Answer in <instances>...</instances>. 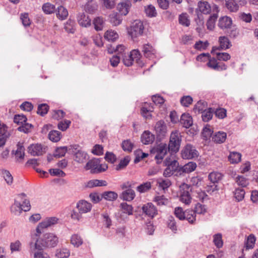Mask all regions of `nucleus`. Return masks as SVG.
Segmentation results:
<instances>
[{
    "label": "nucleus",
    "mask_w": 258,
    "mask_h": 258,
    "mask_svg": "<svg viewBox=\"0 0 258 258\" xmlns=\"http://www.w3.org/2000/svg\"><path fill=\"white\" fill-rule=\"evenodd\" d=\"M135 191L131 188H128L122 192L120 198L124 201H131L135 198Z\"/></svg>",
    "instance_id": "393cba45"
},
{
    "label": "nucleus",
    "mask_w": 258,
    "mask_h": 258,
    "mask_svg": "<svg viewBox=\"0 0 258 258\" xmlns=\"http://www.w3.org/2000/svg\"><path fill=\"white\" fill-rule=\"evenodd\" d=\"M159 186L163 189L168 188L171 185V182L168 179L159 178L157 181Z\"/></svg>",
    "instance_id": "8fccbe9b"
},
{
    "label": "nucleus",
    "mask_w": 258,
    "mask_h": 258,
    "mask_svg": "<svg viewBox=\"0 0 258 258\" xmlns=\"http://www.w3.org/2000/svg\"><path fill=\"white\" fill-rule=\"evenodd\" d=\"M120 207L123 213L126 214L128 215H133V208L132 205L123 202L120 204Z\"/></svg>",
    "instance_id": "49530a36"
},
{
    "label": "nucleus",
    "mask_w": 258,
    "mask_h": 258,
    "mask_svg": "<svg viewBox=\"0 0 258 258\" xmlns=\"http://www.w3.org/2000/svg\"><path fill=\"white\" fill-rule=\"evenodd\" d=\"M70 150L72 151L74 161L78 163H84L88 159L87 153L82 150L78 145H71Z\"/></svg>",
    "instance_id": "20e7f679"
},
{
    "label": "nucleus",
    "mask_w": 258,
    "mask_h": 258,
    "mask_svg": "<svg viewBox=\"0 0 258 258\" xmlns=\"http://www.w3.org/2000/svg\"><path fill=\"white\" fill-rule=\"evenodd\" d=\"M70 255V251L66 248L57 249L56 251L55 256L57 258H68Z\"/></svg>",
    "instance_id": "e433bc0d"
},
{
    "label": "nucleus",
    "mask_w": 258,
    "mask_h": 258,
    "mask_svg": "<svg viewBox=\"0 0 258 258\" xmlns=\"http://www.w3.org/2000/svg\"><path fill=\"white\" fill-rule=\"evenodd\" d=\"M226 8L231 12H236L239 10V5L236 0H225Z\"/></svg>",
    "instance_id": "cd10ccee"
},
{
    "label": "nucleus",
    "mask_w": 258,
    "mask_h": 258,
    "mask_svg": "<svg viewBox=\"0 0 258 258\" xmlns=\"http://www.w3.org/2000/svg\"><path fill=\"white\" fill-rule=\"evenodd\" d=\"M218 18L217 14H213L211 15L207 22V27L208 29L213 30L215 27V22Z\"/></svg>",
    "instance_id": "a18cd8bd"
},
{
    "label": "nucleus",
    "mask_w": 258,
    "mask_h": 258,
    "mask_svg": "<svg viewBox=\"0 0 258 258\" xmlns=\"http://www.w3.org/2000/svg\"><path fill=\"white\" fill-rule=\"evenodd\" d=\"M167 152V148L165 144H160L151 150V153L155 154V159L158 164L161 162Z\"/></svg>",
    "instance_id": "f8f14e48"
},
{
    "label": "nucleus",
    "mask_w": 258,
    "mask_h": 258,
    "mask_svg": "<svg viewBox=\"0 0 258 258\" xmlns=\"http://www.w3.org/2000/svg\"><path fill=\"white\" fill-rule=\"evenodd\" d=\"M30 252L34 254V258H50L49 256L44 253L42 247L38 243V240L35 242H31L29 244Z\"/></svg>",
    "instance_id": "9b49d317"
},
{
    "label": "nucleus",
    "mask_w": 258,
    "mask_h": 258,
    "mask_svg": "<svg viewBox=\"0 0 258 258\" xmlns=\"http://www.w3.org/2000/svg\"><path fill=\"white\" fill-rule=\"evenodd\" d=\"M219 42L220 43L219 48L222 49H226L231 46L228 38L225 36H220L219 38Z\"/></svg>",
    "instance_id": "72a5a7b5"
},
{
    "label": "nucleus",
    "mask_w": 258,
    "mask_h": 258,
    "mask_svg": "<svg viewBox=\"0 0 258 258\" xmlns=\"http://www.w3.org/2000/svg\"><path fill=\"white\" fill-rule=\"evenodd\" d=\"M64 29L68 33H74L76 30L75 22L71 19H69L64 24Z\"/></svg>",
    "instance_id": "f704fd0d"
},
{
    "label": "nucleus",
    "mask_w": 258,
    "mask_h": 258,
    "mask_svg": "<svg viewBox=\"0 0 258 258\" xmlns=\"http://www.w3.org/2000/svg\"><path fill=\"white\" fill-rule=\"evenodd\" d=\"M181 134L178 131L175 130L171 132L168 146L169 152L176 153L179 151L181 142Z\"/></svg>",
    "instance_id": "f03ea898"
},
{
    "label": "nucleus",
    "mask_w": 258,
    "mask_h": 258,
    "mask_svg": "<svg viewBox=\"0 0 258 258\" xmlns=\"http://www.w3.org/2000/svg\"><path fill=\"white\" fill-rule=\"evenodd\" d=\"M67 152V147H60L55 150L53 154L54 157L60 158L64 156Z\"/></svg>",
    "instance_id": "6e6d98bb"
},
{
    "label": "nucleus",
    "mask_w": 258,
    "mask_h": 258,
    "mask_svg": "<svg viewBox=\"0 0 258 258\" xmlns=\"http://www.w3.org/2000/svg\"><path fill=\"white\" fill-rule=\"evenodd\" d=\"M130 158L129 156H125L122 159L120 160L119 164L116 165L115 169L120 170L124 169L129 163Z\"/></svg>",
    "instance_id": "603ef678"
},
{
    "label": "nucleus",
    "mask_w": 258,
    "mask_h": 258,
    "mask_svg": "<svg viewBox=\"0 0 258 258\" xmlns=\"http://www.w3.org/2000/svg\"><path fill=\"white\" fill-rule=\"evenodd\" d=\"M143 213L149 217L153 218L158 214L156 207L151 203L144 205L142 208Z\"/></svg>",
    "instance_id": "4468645a"
},
{
    "label": "nucleus",
    "mask_w": 258,
    "mask_h": 258,
    "mask_svg": "<svg viewBox=\"0 0 258 258\" xmlns=\"http://www.w3.org/2000/svg\"><path fill=\"white\" fill-rule=\"evenodd\" d=\"M11 211L15 215H20L23 211L20 202L15 200L14 204L11 206Z\"/></svg>",
    "instance_id": "473e14b6"
},
{
    "label": "nucleus",
    "mask_w": 258,
    "mask_h": 258,
    "mask_svg": "<svg viewBox=\"0 0 258 258\" xmlns=\"http://www.w3.org/2000/svg\"><path fill=\"white\" fill-rule=\"evenodd\" d=\"M154 201L159 206L166 205L168 203V200L164 196H157L154 198Z\"/></svg>",
    "instance_id": "13d9d810"
},
{
    "label": "nucleus",
    "mask_w": 258,
    "mask_h": 258,
    "mask_svg": "<svg viewBox=\"0 0 258 258\" xmlns=\"http://www.w3.org/2000/svg\"><path fill=\"white\" fill-rule=\"evenodd\" d=\"M121 146L124 151L131 152L133 150L134 144L130 140H127L122 142Z\"/></svg>",
    "instance_id": "680f3d73"
},
{
    "label": "nucleus",
    "mask_w": 258,
    "mask_h": 258,
    "mask_svg": "<svg viewBox=\"0 0 258 258\" xmlns=\"http://www.w3.org/2000/svg\"><path fill=\"white\" fill-rule=\"evenodd\" d=\"M151 188V184L149 181H147L140 184L137 187V190L140 193L147 192Z\"/></svg>",
    "instance_id": "864d4df0"
},
{
    "label": "nucleus",
    "mask_w": 258,
    "mask_h": 258,
    "mask_svg": "<svg viewBox=\"0 0 258 258\" xmlns=\"http://www.w3.org/2000/svg\"><path fill=\"white\" fill-rule=\"evenodd\" d=\"M178 21L180 24L188 27L190 25V22L188 19V16L186 13H182L179 16Z\"/></svg>",
    "instance_id": "c03bdc74"
},
{
    "label": "nucleus",
    "mask_w": 258,
    "mask_h": 258,
    "mask_svg": "<svg viewBox=\"0 0 258 258\" xmlns=\"http://www.w3.org/2000/svg\"><path fill=\"white\" fill-rule=\"evenodd\" d=\"M233 194L236 201L240 202L244 199L245 192L242 188H236Z\"/></svg>",
    "instance_id": "37998d69"
},
{
    "label": "nucleus",
    "mask_w": 258,
    "mask_h": 258,
    "mask_svg": "<svg viewBox=\"0 0 258 258\" xmlns=\"http://www.w3.org/2000/svg\"><path fill=\"white\" fill-rule=\"evenodd\" d=\"M236 183L242 187H246L248 184L247 179L243 176L238 175L236 177Z\"/></svg>",
    "instance_id": "e2e57ef3"
},
{
    "label": "nucleus",
    "mask_w": 258,
    "mask_h": 258,
    "mask_svg": "<svg viewBox=\"0 0 258 258\" xmlns=\"http://www.w3.org/2000/svg\"><path fill=\"white\" fill-rule=\"evenodd\" d=\"M211 6L208 2L200 1L198 3V8L195 11L197 16V19H196V21L198 25H203L204 24L202 14L205 15L209 14L211 12Z\"/></svg>",
    "instance_id": "7ed1b4c3"
},
{
    "label": "nucleus",
    "mask_w": 258,
    "mask_h": 258,
    "mask_svg": "<svg viewBox=\"0 0 258 258\" xmlns=\"http://www.w3.org/2000/svg\"><path fill=\"white\" fill-rule=\"evenodd\" d=\"M185 219L190 224H195L196 221V214L193 210H187L185 211Z\"/></svg>",
    "instance_id": "c85d7f7f"
},
{
    "label": "nucleus",
    "mask_w": 258,
    "mask_h": 258,
    "mask_svg": "<svg viewBox=\"0 0 258 258\" xmlns=\"http://www.w3.org/2000/svg\"><path fill=\"white\" fill-rule=\"evenodd\" d=\"M55 11L56 17L59 20H65L68 16V11L67 9L63 6H60L58 7Z\"/></svg>",
    "instance_id": "bb28decb"
},
{
    "label": "nucleus",
    "mask_w": 258,
    "mask_h": 258,
    "mask_svg": "<svg viewBox=\"0 0 258 258\" xmlns=\"http://www.w3.org/2000/svg\"><path fill=\"white\" fill-rule=\"evenodd\" d=\"M26 197V195L25 194L22 193L18 196V197L21 198V200H24L23 201V204H21L22 207V210L27 212L30 210V202L24 199V198Z\"/></svg>",
    "instance_id": "3c124183"
},
{
    "label": "nucleus",
    "mask_w": 258,
    "mask_h": 258,
    "mask_svg": "<svg viewBox=\"0 0 258 258\" xmlns=\"http://www.w3.org/2000/svg\"><path fill=\"white\" fill-rule=\"evenodd\" d=\"M2 174L7 183L8 185H11L13 181V177L9 171L2 170Z\"/></svg>",
    "instance_id": "5fc2aeb1"
},
{
    "label": "nucleus",
    "mask_w": 258,
    "mask_h": 258,
    "mask_svg": "<svg viewBox=\"0 0 258 258\" xmlns=\"http://www.w3.org/2000/svg\"><path fill=\"white\" fill-rule=\"evenodd\" d=\"M76 207L78 212L74 210L71 214V217L73 219L79 221L81 219L82 214L88 213L91 211L92 205L85 200H81L77 203Z\"/></svg>",
    "instance_id": "f257e3e1"
},
{
    "label": "nucleus",
    "mask_w": 258,
    "mask_h": 258,
    "mask_svg": "<svg viewBox=\"0 0 258 258\" xmlns=\"http://www.w3.org/2000/svg\"><path fill=\"white\" fill-rule=\"evenodd\" d=\"M71 242L74 246L78 247L83 244V241L79 235L74 234L71 237Z\"/></svg>",
    "instance_id": "79ce46f5"
},
{
    "label": "nucleus",
    "mask_w": 258,
    "mask_h": 258,
    "mask_svg": "<svg viewBox=\"0 0 258 258\" xmlns=\"http://www.w3.org/2000/svg\"><path fill=\"white\" fill-rule=\"evenodd\" d=\"M255 241V239L253 235H250L247 239L245 243L246 249H248L253 248L254 244Z\"/></svg>",
    "instance_id": "69168bd1"
},
{
    "label": "nucleus",
    "mask_w": 258,
    "mask_h": 258,
    "mask_svg": "<svg viewBox=\"0 0 258 258\" xmlns=\"http://www.w3.org/2000/svg\"><path fill=\"white\" fill-rule=\"evenodd\" d=\"M226 138V133L224 132L219 131L215 133L212 137V140L217 144H221L225 141Z\"/></svg>",
    "instance_id": "a878e982"
},
{
    "label": "nucleus",
    "mask_w": 258,
    "mask_h": 258,
    "mask_svg": "<svg viewBox=\"0 0 258 258\" xmlns=\"http://www.w3.org/2000/svg\"><path fill=\"white\" fill-rule=\"evenodd\" d=\"M109 21L113 26H117L121 24L122 19L117 13H113L109 15Z\"/></svg>",
    "instance_id": "c756f323"
},
{
    "label": "nucleus",
    "mask_w": 258,
    "mask_h": 258,
    "mask_svg": "<svg viewBox=\"0 0 258 258\" xmlns=\"http://www.w3.org/2000/svg\"><path fill=\"white\" fill-rule=\"evenodd\" d=\"M197 167L196 163L194 162H189L184 166L179 168V175H181L183 173H189L195 171Z\"/></svg>",
    "instance_id": "a211bd4d"
},
{
    "label": "nucleus",
    "mask_w": 258,
    "mask_h": 258,
    "mask_svg": "<svg viewBox=\"0 0 258 258\" xmlns=\"http://www.w3.org/2000/svg\"><path fill=\"white\" fill-rule=\"evenodd\" d=\"M42 9L44 13L47 15L53 13L56 10L55 6L49 3L44 4Z\"/></svg>",
    "instance_id": "ea45409f"
},
{
    "label": "nucleus",
    "mask_w": 258,
    "mask_h": 258,
    "mask_svg": "<svg viewBox=\"0 0 258 258\" xmlns=\"http://www.w3.org/2000/svg\"><path fill=\"white\" fill-rule=\"evenodd\" d=\"M142 52L146 57L151 58L155 56L156 51L151 44L147 43L143 46Z\"/></svg>",
    "instance_id": "aec40b11"
},
{
    "label": "nucleus",
    "mask_w": 258,
    "mask_h": 258,
    "mask_svg": "<svg viewBox=\"0 0 258 258\" xmlns=\"http://www.w3.org/2000/svg\"><path fill=\"white\" fill-rule=\"evenodd\" d=\"M28 152L33 156H40L44 152L42 146L39 144L30 145L28 148Z\"/></svg>",
    "instance_id": "dca6fc26"
},
{
    "label": "nucleus",
    "mask_w": 258,
    "mask_h": 258,
    "mask_svg": "<svg viewBox=\"0 0 258 258\" xmlns=\"http://www.w3.org/2000/svg\"><path fill=\"white\" fill-rule=\"evenodd\" d=\"M58 219L55 217H47L40 223L36 228V232L38 234L42 233V230L50 227L58 222Z\"/></svg>",
    "instance_id": "ddd939ff"
},
{
    "label": "nucleus",
    "mask_w": 258,
    "mask_h": 258,
    "mask_svg": "<svg viewBox=\"0 0 258 258\" xmlns=\"http://www.w3.org/2000/svg\"><path fill=\"white\" fill-rule=\"evenodd\" d=\"M174 214L180 220L185 219V211L180 207H176L174 210Z\"/></svg>",
    "instance_id": "774afa93"
},
{
    "label": "nucleus",
    "mask_w": 258,
    "mask_h": 258,
    "mask_svg": "<svg viewBox=\"0 0 258 258\" xmlns=\"http://www.w3.org/2000/svg\"><path fill=\"white\" fill-rule=\"evenodd\" d=\"M180 123L185 128H189L192 124V119L189 114H183L181 116Z\"/></svg>",
    "instance_id": "b1692460"
},
{
    "label": "nucleus",
    "mask_w": 258,
    "mask_h": 258,
    "mask_svg": "<svg viewBox=\"0 0 258 258\" xmlns=\"http://www.w3.org/2000/svg\"><path fill=\"white\" fill-rule=\"evenodd\" d=\"M131 3L128 0H123L117 5V9L122 15H126L131 7Z\"/></svg>",
    "instance_id": "f3484780"
},
{
    "label": "nucleus",
    "mask_w": 258,
    "mask_h": 258,
    "mask_svg": "<svg viewBox=\"0 0 258 258\" xmlns=\"http://www.w3.org/2000/svg\"><path fill=\"white\" fill-rule=\"evenodd\" d=\"M32 126H33L31 124L27 123V121H26L22 125L18 127L17 130L19 131L24 133H28L30 132V129Z\"/></svg>",
    "instance_id": "0e129e2a"
},
{
    "label": "nucleus",
    "mask_w": 258,
    "mask_h": 258,
    "mask_svg": "<svg viewBox=\"0 0 258 258\" xmlns=\"http://www.w3.org/2000/svg\"><path fill=\"white\" fill-rule=\"evenodd\" d=\"M25 149L23 143L18 142L17 145V150L15 151H13L17 161L19 162H22L25 154Z\"/></svg>",
    "instance_id": "2eb2a0df"
},
{
    "label": "nucleus",
    "mask_w": 258,
    "mask_h": 258,
    "mask_svg": "<svg viewBox=\"0 0 258 258\" xmlns=\"http://www.w3.org/2000/svg\"><path fill=\"white\" fill-rule=\"evenodd\" d=\"M104 37L108 41H114L118 38V35L115 31L109 30L105 33Z\"/></svg>",
    "instance_id": "58836bf2"
},
{
    "label": "nucleus",
    "mask_w": 258,
    "mask_h": 258,
    "mask_svg": "<svg viewBox=\"0 0 258 258\" xmlns=\"http://www.w3.org/2000/svg\"><path fill=\"white\" fill-rule=\"evenodd\" d=\"M222 174L218 172H212L209 174V179L213 183H217L222 178Z\"/></svg>",
    "instance_id": "a19ab883"
},
{
    "label": "nucleus",
    "mask_w": 258,
    "mask_h": 258,
    "mask_svg": "<svg viewBox=\"0 0 258 258\" xmlns=\"http://www.w3.org/2000/svg\"><path fill=\"white\" fill-rule=\"evenodd\" d=\"M118 195L114 191H105L102 194V198L107 201H113L117 199Z\"/></svg>",
    "instance_id": "c9c22d12"
},
{
    "label": "nucleus",
    "mask_w": 258,
    "mask_h": 258,
    "mask_svg": "<svg viewBox=\"0 0 258 258\" xmlns=\"http://www.w3.org/2000/svg\"><path fill=\"white\" fill-rule=\"evenodd\" d=\"M180 201L185 205H189L191 203L192 200L190 193L191 191V186L188 184L183 183L180 185Z\"/></svg>",
    "instance_id": "9d476101"
},
{
    "label": "nucleus",
    "mask_w": 258,
    "mask_h": 258,
    "mask_svg": "<svg viewBox=\"0 0 258 258\" xmlns=\"http://www.w3.org/2000/svg\"><path fill=\"white\" fill-rule=\"evenodd\" d=\"M93 24L94 26V28L96 31H101L103 28L104 21L102 17H97L94 19Z\"/></svg>",
    "instance_id": "7c9ffc66"
},
{
    "label": "nucleus",
    "mask_w": 258,
    "mask_h": 258,
    "mask_svg": "<svg viewBox=\"0 0 258 258\" xmlns=\"http://www.w3.org/2000/svg\"><path fill=\"white\" fill-rule=\"evenodd\" d=\"M164 164L167 167L163 172L164 177H168L172 176L175 172L179 174V163L175 159L171 160L170 158H166L164 161Z\"/></svg>",
    "instance_id": "423d86ee"
},
{
    "label": "nucleus",
    "mask_w": 258,
    "mask_h": 258,
    "mask_svg": "<svg viewBox=\"0 0 258 258\" xmlns=\"http://www.w3.org/2000/svg\"><path fill=\"white\" fill-rule=\"evenodd\" d=\"M213 242L218 248H221L223 245L222 235L221 233H217L213 236Z\"/></svg>",
    "instance_id": "4c0bfd02"
},
{
    "label": "nucleus",
    "mask_w": 258,
    "mask_h": 258,
    "mask_svg": "<svg viewBox=\"0 0 258 258\" xmlns=\"http://www.w3.org/2000/svg\"><path fill=\"white\" fill-rule=\"evenodd\" d=\"M199 153L193 145L187 144L181 151V157L184 159H192L198 158Z\"/></svg>",
    "instance_id": "1a4fd4ad"
},
{
    "label": "nucleus",
    "mask_w": 258,
    "mask_h": 258,
    "mask_svg": "<svg viewBox=\"0 0 258 258\" xmlns=\"http://www.w3.org/2000/svg\"><path fill=\"white\" fill-rule=\"evenodd\" d=\"M145 11L146 15L149 17H154L157 15L155 7L151 5H148L146 7Z\"/></svg>",
    "instance_id": "4d7b16f0"
},
{
    "label": "nucleus",
    "mask_w": 258,
    "mask_h": 258,
    "mask_svg": "<svg viewBox=\"0 0 258 258\" xmlns=\"http://www.w3.org/2000/svg\"><path fill=\"white\" fill-rule=\"evenodd\" d=\"M49 109V106L46 104H41L38 105L37 113L41 116L46 114Z\"/></svg>",
    "instance_id": "052dcab7"
},
{
    "label": "nucleus",
    "mask_w": 258,
    "mask_h": 258,
    "mask_svg": "<svg viewBox=\"0 0 258 258\" xmlns=\"http://www.w3.org/2000/svg\"><path fill=\"white\" fill-rule=\"evenodd\" d=\"M241 155L238 152H230L228 157V161L231 164H235L238 163L241 160Z\"/></svg>",
    "instance_id": "2f4dec72"
},
{
    "label": "nucleus",
    "mask_w": 258,
    "mask_h": 258,
    "mask_svg": "<svg viewBox=\"0 0 258 258\" xmlns=\"http://www.w3.org/2000/svg\"><path fill=\"white\" fill-rule=\"evenodd\" d=\"M232 24V19L228 16H224L219 19L218 25L220 29L225 30L229 29Z\"/></svg>",
    "instance_id": "6ab92c4d"
},
{
    "label": "nucleus",
    "mask_w": 258,
    "mask_h": 258,
    "mask_svg": "<svg viewBox=\"0 0 258 258\" xmlns=\"http://www.w3.org/2000/svg\"><path fill=\"white\" fill-rule=\"evenodd\" d=\"M107 168V165L100 164L99 159L95 158L89 160L85 166L86 170H91V172L92 173L104 171Z\"/></svg>",
    "instance_id": "6e6552de"
},
{
    "label": "nucleus",
    "mask_w": 258,
    "mask_h": 258,
    "mask_svg": "<svg viewBox=\"0 0 258 258\" xmlns=\"http://www.w3.org/2000/svg\"><path fill=\"white\" fill-rule=\"evenodd\" d=\"M154 140V135L148 131H145L141 136V141L145 145L152 143Z\"/></svg>",
    "instance_id": "4be33fe9"
},
{
    "label": "nucleus",
    "mask_w": 258,
    "mask_h": 258,
    "mask_svg": "<svg viewBox=\"0 0 258 258\" xmlns=\"http://www.w3.org/2000/svg\"><path fill=\"white\" fill-rule=\"evenodd\" d=\"M58 243V237L54 233H47L43 235V237L38 240V243L42 247H54Z\"/></svg>",
    "instance_id": "39448f33"
},
{
    "label": "nucleus",
    "mask_w": 258,
    "mask_h": 258,
    "mask_svg": "<svg viewBox=\"0 0 258 258\" xmlns=\"http://www.w3.org/2000/svg\"><path fill=\"white\" fill-rule=\"evenodd\" d=\"M27 120V117L24 115H15L14 118V122L18 124L22 125Z\"/></svg>",
    "instance_id": "338daca9"
},
{
    "label": "nucleus",
    "mask_w": 258,
    "mask_h": 258,
    "mask_svg": "<svg viewBox=\"0 0 258 258\" xmlns=\"http://www.w3.org/2000/svg\"><path fill=\"white\" fill-rule=\"evenodd\" d=\"M155 130L159 136H164L166 133L167 127L163 120L158 121L155 126Z\"/></svg>",
    "instance_id": "5701e85b"
},
{
    "label": "nucleus",
    "mask_w": 258,
    "mask_h": 258,
    "mask_svg": "<svg viewBox=\"0 0 258 258\" xmlns=\"http://www.w3.org/2000/svg\"><path fill=\"white\" fill-rule=\"evenodd\" d=\"M214 110L212 108H209L208 110H204L202 113V118L204 121L207 122L212 119Z\"/></svg>",
    "instance_id": "de8ad7c7"
},
{
    "label": "nucleus",
    "mask_w": 258,
    "mask_h": 258,
    "mask_svg": "<svg viewBox=\"0 0 258 258\" xmlns=\"http://www.w3.org/2000/svg\"><path fill=\"white\" fill-rule=\"evenodd\" d=\"M77 20L79 25L82 27H87L91 26V19L88 16L84 13L79 14L77 17Z\"/></svg>",
    "instance_id": "412c9836"
},
{
    "label": "nucleus",
    "mask_w": 258,
    "mask_h": 258,
    "mask_svg": "<svg viewBox=\"0 0 258 258\" xmlns=\"http://www.w3.org/2000/svg\"><path fill=\"white\" fill-rule=\"evenodd\" d=\"M50 140L53 142H57L61 139V133L57 131H51L48 134Z\"/></svg>",
    "instance_id": "09e8293b"
},
{
    "label": "nucleus",
    "mask_w": 258,
    "mask_h": 258,
    "mask_svg": "<svg viewBox=\"0 0 258 258\" xmlns=\"http://www.w3.org/2000/svg\"><path fill=\"white\" fill-rule=\"evenodd\" d=\"M122 57L123 62L125 66L130 67L133 64L134 60L130 53H124Z\"/></svg>",
    "instance_id": "bf43d9fd"
},
{
    "label": "nucleus",
    "mask_w": 258,
    "mask_h": 258,
    "mask_svg": "<svg viewBox=\"0 0 258 258\" xmlns=\"http://www.w3.org/2000/svg\"><path fill=\"white\" fill-rule=\"evenodd\" d=\"M144 30V26L143 22L139 20H136L134 21L131 27L128 29L127 32L132 39L135 40V38L143 35Z\"/></svg>",
    "instance_id": "0eeeda50"
}]
</instances>
